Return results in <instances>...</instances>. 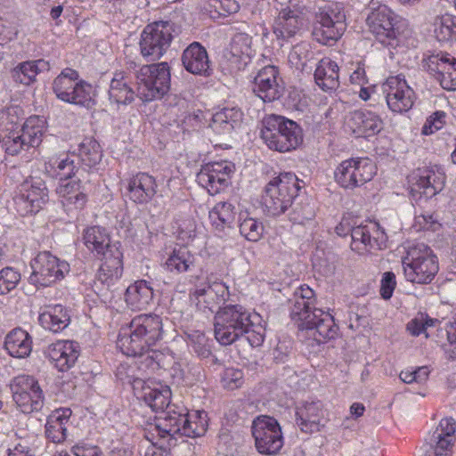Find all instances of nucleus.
<instances>
[{
    "label": "nucleus",
    "mask_w": 456,
    "mask_h": 456,
    "mask_svg": "<svg viewBox=\"0 0 456 456\" xmlns=\"http://www.w3.org/2000/svg\"><path fill=\"white\" fill-rule=\"evenodd\" d=\"M346 126L356 136L369 137L382 129V121L374 112L354 110L347 117Z\"/></svg>",
    "instance_id": "b1692460"
},
{
    "label": "nucleus",
    "mask_w": 456,
    "mask_h": 456,
    "mask_svg": "<svg viewBox=\"0 0 456 456\" xmlns=\"http://www.w3.org/2000/svg\"><path fill=\"white\" fill-rule=\"evenodd\" d=\"M315 202L308 197H300L293 205L289 219L293 223L304 224L315 216Z\"/></svg>",
    "instance_id": "3c124183"
},
{
    "label": "nucleus",
    "mask_w": 456,
    "mask_h": 456,
    "mask_svg": "<svg viewBox=\"0 0 456 456\" xmlns=\"http://www.w3.org/2000/svg\"><path fill=\"white\" fill-rule=\"evenodd\" d=\"M314 80L323 91H333L338 88V64L330 58L322 59L315 69Z\"/></svg>",
    "instance_id": "c9c22d12"
},
{
    "label": "nucleus",
    "mask_w": 456,
    "mask_h": 456,
    "mask_svg": "<svg viewBox=\"0 0 456 456\" xmlns=\"http://www.w3.org/2000/svg\"><path fill=\"white\" fill-rule=\"evenodd\" d=\"M395 286L396 281L395 273L392 272H386L383 274L380 286V295L382 298L386 300L389 299L393 295Z\"/></svg>",
    "instance_id": "680f3d73"
},
{
    "label": "nucleus",
    "mask_w": 456,
    "mask_h": 456,
    "mask_svg": "<svg viewBox=\"0 0 456 456\" xmlns=\"http://www.w3.org/2000/svg\"><path fill=\"white\" fill-rule=\"evenodd\" d=\"M433 26L434 35L439 42L456 40V16L448 13L437 16Z\"/></svg>",
    "instance_id": "de8ad7c7"
},
{
    "label": "nucleus",
    "mask_w": 456,
    "mask_h": 456,
    "mask_svg": "<svg viewBox=\"0 0 456 456\" xmlns=\"http://www.w3.org/2000/svg\"><path fill=\"white\" fill-rule=\"evenodd\" d=\"M240 232L249 241H258L264 232V225L261 222L252 217L240 218Z\"/></svg>",
    "instance_id": "864d4df0"
},
{
    "label": "nucleus",
    "mask_w": 456,
    "mask_h": 456,
    "mask_svg": "<svg viewBox=\"0 0 456 456\" xmlns=\"http://www.w3.org/2000/svg\"><path fill=\"white\" fill-rule=\"evenodd\" d=\"M402 265L406 281L420 285L431 283L439 270L436 256L424 243L410 248Z\"/></svg>",
    "instance_id": "423d86ee"
},
{
    "label": "nucleus",
    "mask_w": 456,
    "mask_h": 456,
    "mask_svg": "<svg viewBox=\"0 0 456 456\" xmlns=\"http://www.w3.org/2000/svg\"><path fill=\"white\" fill-rule=\"evenodd\" d=\"M15 208L21 216L37 213L48 201V189L39 178L24 181L13 198Z\"/></svg>",
    "instance_id": "dca6fc26"
},
{
    "label": "nucleus",
    "mask_w": 456,
    "mask_h": 456,
    "mask_svg": "<svg viewBox=\"0 0 456 456\" xmlns=\"http://www.w3.org/2000/svg\"><path fill=\"white\" fill-rule=\"evenodd\" d=\"M117 375L123 382L130 384L134 394L142 398L153 411L163 412L171 406L172 393L168 386L152 380L134 378L129 374L123 377L120 368L118 370Z\"/></svg>",
    "instance_id": "9b49d317"
},
{
    "label": "nucleus",
    "mask_w": 456,
    "mask_h": 456,
    "mask_svg": "<svg viewBox=\"0 0 456 456\" xmlns=\"http://www.w3.org/2000/svg\"><path fill=\"white\" fill-rule=\"evenodd\" d=\"M135 77L137 95L144 102L161 99L170 89V68L167 62L143 65Z\"/></svg>",
    "instance_id": "0eeeda50"
},
{
    "label": "nucleus",
    "mask_w": 456,
    "mask_h": 456,
    "mask_svg": "<svg viewBox=\"0 0 456 456\" xmlns=\"http://www.w3.org/2000/svg\"><path fill=\"white\" fill-rule=\"evenodd\" d=\"M30 266L32 273L28 281L37 287L51 286L69 272V263L60 260L49 251L39 252L30 262Z\"/></svg>",
    "instance_id": "9d476101"
},
{
    "label": "nucleus",
    "mask_w": 456,
    "mask_h": 456,
    "mask_svg": "<svg viewBox=\"0 0 456 456\" xmlns=\"http://www.w3.org/2000/svg\"><path fill=\"white\" fill-rule=\"evenodd\" d=\"M164 267L167 272L182 273L195 267V256L185 246L175 247L167 258Z\"/></svg>",
    "instance_id": "a19ab883"
},
{
    "label": "nucleus",
    "mask_w": 456,
    "mask_h": 456,
    "mask_svg": "<svg viewBox=\"0 0 456 456\" xmlns=\"http://www.w3.org/2000/svg\"><path fill=\"white\" fill-rule=\"evenodd\" d=\"M315 20L313 35L322 45L336 42L346 29V15L343 8L337 3L320 7Z\"/></svg>",
    "instance_id": "6e6552de"
},
{
    "label": "nucleus",
    "mask_w": 456,
    "mask_h": 456,
    "mask_svg": "<svg viewBox=\"0 0 456 456\" xmlns=\"http://www.w3.org/2000/svg\"><path fill=\"white\" fill-rule=\"evenodd\" d=\"M49 69V63L43 59L27 61L14 67L11 71V75L14 82L24 86H30L36 81V77L40 72Z\"/></svg>",
    "instance_id": "e433bc0d"
},
{
    "label": "nucleus",
    "mask_w": 456,
    "mask_h": 456,
    "mask_svg": "<svg viewBox=\"0 0 456 456\" xmlns=\"http://www.w3.org/2000/svg\"><path fill=\"white\" fill-rule=\"evenodd\" d=\"M83 240L86 247L101 257L107 256L109 249L113 246L120 248L119 242H111L109 233L101 226L86 228L83 233Z\"/></svg>",
    "instance_id": "c756f323"
},
{
    "label": "nucleus",
    "mask_w": 456,
    "mask_h": 456,
    "mask_svg": "<svg viewBox=\"0 0 456 456\" xmlns=\"http://www.w3.org/2000/svg\"><path fill=\"white\" fill-rule=\"evenodd\" d=\"M182 62L187 71L194 75L208 77L210 65L206 49L199 43L191 44L183 53Z\"/></svg>",
    "instance_id": "bb28decb"
},
{
    "label": "nucleus",
    "mask_w": 456,
    "mask_h": 456,
    "mask_svg": "<svg viewBox=\"0 0 456 456\" xmlns=\"http://www.w3.org/2000/svg\"><path fill=\"white\" fill-rule=\"evenodd\" d=\"M9 387L12 401L21 412L29 414L43 408L44 392L33 376L18 375L11 379Z\"/></svg>",
    "instance_id": "1a4fd4ad"
},
{
    "label": "nucleus",
    "mask_w": 456,
    "mask_h": 456,
    "mask_svg": "<svg viewBox=\"0 0 456 456\" xmlns=\"http://www.w3.org/2000/svg\"><path fill=\"white\" fill-rule=\"evenodd\" d=\"M3 147L5 152L12 156L18 155L22 151H28L29 149L21 137L20 130L11 131L9 134L5 135L3 139Z\"/></svg>",
    "instance_id": "5fc2aeb1"
},
{
    "label": "nucleus",
    "mask_w": 456,
    "mask_h": 456,
    "mask_svg": "<svg viewBox=\"0 0 456 456\" xmlns=\"http://www.w3.org/2000/svg\"><path fill=\"white\" fill-rule=\"evenodd\" d=\"M71 415L69 408L58 409L47 418L45 436L53 443H61L66 439L67 423Z\"/></svg>",
    "instance_id": "4c0bfd02"
},
{
    "label": "nucleus",
    "mask_w": 456,
    "mask_h": 456,
    "mask_svg": "<svg viewBox=\"0 0 456 456\" xmlns=\"http://www.w3.org/2000/svg\"><path fill=\"white\" fill-rule=\"evenodd\" d=\"M207 412L196 411L191 413L187 411L186 423L182 429V436L197 437L205 434L208 427Z\"/></svg>",
    "instance_id": "8fccbe9b"
},
{
    "label": "nucleus",
    "mask_w": 456,
    "mask_h": 456,
    "mask_svg": "<svg viewBox=\"0 0 456 456\" xmlns=\"http://www.w3.org/2000/svg\"><path fill=\"white\" fill-rule=\"evenodd\" d=\"M214 332L216 340L224 346L232 345L242 336L254 346L263 344L265 328L261 317L241 305H224L214 315Z\"/></svg>",
    "instance_id": "f257e3e1"
},
{
    "label": "nucleus",
    "mask_w": 456,
    "mask_h": 456,
    "mask_svg": "<svg viewBox=\"0 0 456 456\" xmlns=\"http://www.w3.org/2000/svg\"><path fill=\"white\" fill-rule=\"evenodd\" d=\"M308 50L306 44H298L295 45L289 54V61L295 63L296 65L300 64L301 66H305V60L306 59Z\"/></svg>",
    "instance_id": "338daca9"
},
{
    "label": "nucleus",
    "mask_w": 456,
    "mask_h": 456,
    "mask_svg": "<svg viewBox=\"0 0 456 456\" xmlns=\"http://www.w3.org/2000/svg\"><path fill=\"white\" fill-rule=\"evenodd\" d=\"M160 356H162V354L159 352L148 348L143 352V354L135 355L134 357L139 358V369L155 370L159 368Z\"/></svg>",
    "instance_id": "4d7b16f0"
},
{
    "label": "nucleus",
    "mask_w": 456,
    "mask_h": 456,
    "mask_svg": "<svg viewBox=\"0 0 456 456\" xmlns=\"http://www.w3.org/2000/svg\"><path fill=\"white\" fill-rule=\"evenodd\" d=\"M221 118L225 119L229 124L235 128L240 125L242 120V112L240 109L232 107V108H224L219 111H216Z\"/></svg>",
    "instance_id": "0e129e2a"
},
{
    "label": "nucleus",
    "mask_w": 456,
    "mask_h": 456,
    "mask_svg": "<svg viewBox=\"0 0 456 456\" xmlns=\"http://www.w3.org/2000/svg\"><path fill=\"white\" fill-rule=\"evenodd\" d=\"M445 116L444 111H436L431 115L422 127V134L429 135L441 129L444 124Z\"/></svg>",
    "instance_id": "052dcab7"
},
{
    "label": "nucleus",
    "mask_w": 456,
    "mask_h": 456,
    "mask_svg": "<svg viewBox=\"0 0 456 456\" xmlns=\"http://www.w3.org/2000/svg\"><path fill=\"white\" fill-rule=\"evenodd\" d=\"M228 287L222 281L200 283L189 294V299L196 311L206 317L211 316L229 298Z\"/></svg>",
    "instance_id": "f8f14e48"
},
{
    "label": "nucleus",
    "mask_w": 456,
    "mask_h": 456,
    "mask_svg": "<svg viewBox=\"0 0 456 456\" xmlns=\"http://www.w3.org/2000/svg\"><path fill=\"white\" fill-rule=\"evenodd\" d=\"M78 157L81 163L89 169L96 168L102 159L99 142L92 137L85 138L78 145Z\"/></svg>",
    "instance_id": "a18cd8bd"
},
{
    "label": "nucleus",
    "mask_w": 456,
    "mask_h": 456,
    "mask_svg": "<svg viewBox=\"0 0 456 456\" xmlns=\"http://www.w3.org/2000/svg\"><path fill=\"white\" fill-rule=\"evenodd\" d=\"M154 290L151 282L138 280L129 285L126 290L125 300L133 310H143L153 301Z\"/></svg>",
    "instance_id": "7c9ffc66"
},
{
    "label": "nucleus",
    "mask_w": 456,
    "mask_h": 456,
    "mask_svg": "<svg viewBox=\"0 0 456 456\" xmlns=\"http://www.w3.org/2000/svg\"><path fill=\"white\" fill-rule=\"evenodd\" d=\"M300 190L298 179L293 173H281L265 185L262 205L268 216H278L292 207Z\"/></svg>",
    "instance_id": "39448f33"
},
{
    "label": "nucleus",
    "mask_w": 456,
    "mask_h": 456,
    "mask_svg": "<svg viewBox=\"0 0 456 456\" xmlns=\"http://www.w3.org/2000/svg\"><path fill=\"white\" fill-rule=\"evenodd\" d=\"M415 219L416 224L419 226V229L422 230L436 231L440 226V224L437 222V219L434 216L433 214H421L417 216Z\"/></svg>",
    "instance_id": "69168bd1"
},
{
    "label": "nucleus",
    "mask_w": 456,
    "mask_h": 456,
    "mask_svg": "<svg viewBox=\"0 0 456 456\" xmlns=\"http://www.w3.org/2000/svg\"><path fill=\"white\" fill-rule=\"evenodd\" d=\"M395 20V14L387 5L374 9L366 20L370 31L385 45H393L396 39Z\"/></svg>",
    "instance_id": "aec40b11"
},
{
    "label": "nucleus",
    "mask_w": 456,
    "mask_h": 456,
    "mask_svg": "<svg viewBox=\"0 0 456 456\" xmlns=\"http://www.w3.org/2000/svg\"><path fill=\"white\" fill-rule=\"evenodd\" d=\"M256 448L262 454H276L283 445V437L278 421L270 416L260 415L252 423Z\"/></svg>",
    "instance_id": "2eb2a0df"
},
{
    "label": "nucleus",
    "mask_w": 456,
    "mask_h": 456,
    "mask_svg": "<svg viewBox=\"0 0 456 456\" xmlns=\"http://www.w3.org/2000/svg\"><path fill=\"white\" fill-rule=\"evenodd\" d=\"M45 131V120L38 116H31L26 119L20 132L28 148H36L42 142Z\"/></svg>",
    "instance_id": "c03bdc74"
},
{
    "label": "nucleus",
    "mask_w": 456,
    "mask_h": 456,
    "mask_svg": "<svg viewBox=\"0 0 456 456\" xmlns=\"http://www.w3.org/2000/svg\"><path fill=\"white\" fill-rule=\"evenodd\" d=\"M4 347L11 356L25 358L32 351V338L27 331L17 328L7 334Z\"/></svg>",
    "instance_id": "58836bf2"
},
{
    "label": "nucleus",
    "mask_w": 456,
    "mask_h": 456,
    "mask_svg": "<svg viewBox=\"0 0 456 456\" xmlns=\"http://www.w3.org/2000/svg\"><path fill=\"white\" fill-rule=\"evenodd\" d=\"M261 138L269 149L287 152L302 143L303 134L296 122L282 116L269 115L262 122Z\"/></svg>",
    "instance_id": "20e7f679"
},
{
    "label": "nucleus",
    "mask_w": 456,
    "mask_h": 456,
    "mask_svg": "<svg viewBox=\"0 0 456 456\" xmlns=\"http://www.w3.org/2000/svg\"><path fill=\"white\" fill-rule=\"evenodd\" d=\"M209 126L216 134L220 135L229 134L234 129L229 122L221 118L217 112L213 114Z\"/></svg>",
    "instance_id": "e2e57ef3"
},
{
    "label": "nucleus",
    "mask_w": 456,
    "mask_h": 456,
    "mask_svg": "<svg viewBox=\"0 0 456 456\" xmlns=\"http://www.w3.org/2000/svg\"><path fill=\"white\" fill-rule=\"evenodd\" d=\"M145 456H171V454L170 451L164 447V443L159 438L158 442H152L147 448Z\"/></svg>",
    "instance_id": "774afa93"
},
{
    "label": "nucleus",
    "mask_w": 456,
    "mask_h": 456,
    "mask_svg": "<svg viewBox=\"0 0 456 456\" xmlns=\"http://www.w3.org/2000/svg\"><path fill=\"white\" fill-rule=\"evenodd\" d=\"M279 72L274 66L261 69L254 78V93L264 102H273L283 93V86L279 82Z\"/></svg>",
    "instance_id": "4be33fe9"
},
{
    "label": "nucleus",
    "mask_w": 456,
    "mask_h": 456,
    "mask_svg": "<svg viewBox=\"0 0 456 456\" xmlns=\"http://www.w3.org/2000/svg\"><path fill=\"white\" fill-rule=\"evenodd\" d=\"M381 89L391 111L403 113L412 108L416 94L402 75L387 78L382 84Z\"/></svg>",
    "instance_id": "f3484780"
},
{
    "label": "nucleus",
    "mask_w": 456,
    "mask_h": 456,
    "mask_svg": "<svg viewBox=\"0 0 456 456\" xmlns=\"http://www.w3.org/2000/svg\"><path fill=\"white\" fill-rule=\"evenodd\" d=\"M233 166L227 161L204 165L197 174L198 183L211 195H216L230 183Z\"/></svg>",
    "instance_id": "6ab92c4d"
},
{
    "label": "nucleus",
    "mask_w": 456,
    "mask_h": 456,
    "mask_svg": "<svg viewBox=\"0 0 456 456\" xmlns=\"http://www.w3.org/2000/svg\"><path fill=\"white\" fill-rule=\"evenodd\" d=\"M53 456H102L101 450L97 446H73L70 452L58 451Z\"/></svg>",
    "instance_id": "bf43d9fd"
},
{
    "label": "nucleus",
    "mask_w": 456,
    "mask_h": 456,
    "mask_svg": "<svg viewBox=\"0 0 456 456\" xmlns=\"http://www.w3.org/2000/svg\"><path fill=\"white\" fill-rule=\"evenodd\" d=\"M209 219L218 231L231 227L235 219L234 207L228 202H219L209 212Z\"/></svg>",
    "instance_id": "09e8293b"
},
{
    "label": "nucleus",
    "mask_w": 456,
    "mask_h": 456,
    "mask_svg": "<svg viewBox=\"0 0 456 456\" xmlns=\"http://www.w3.org/2000/svg\"><path fill=\"white\" fill-rule=\"evenodd\" d=\"M187 409L182 405L172 404L156 419L155 430L160 439L167 437L169 447L175 445V436H182V429L186 423Z\"/></svg>",
    "instance_id": "412c9836"
},
{
    "label": "nucleus",
    "mask_w": 456,
    "mask_h": 456,
    "mask_svg": "<svg viewBox=\"0 0 456 456\" xmlns=\"http://www.w3.org/2000/svg\"><path fill=\"white\" fill-rule=\"evenodd\" d=\"M109 99L118 105H127L134 100V92L129 86V79L125 72L114 73L110 84Z\"/></svg>",
    "instance_id": "ea45409f"
},
{
    "label": "nucleus",
    "mask_w": 456,
    "mask_h": 456,
    "mask_svg": "<svg viewBox=\"0 0 456 456\" xmlns=\"http://www.w3.org/2000/svg\"><path fill=\"white\" fill-rule=\"evenodd\" d=\"M128 197L138 204L150 201L157 193V183L152 175L138 173L128 182Z\"/></svg>",
    "instance_id": "cd10ccee"
},
{
    "label": "nucleus",
    "mask_w": 456,
    "mask_h": 456,
    "mask_svg": "<svg viewBox=\"0 0 456 456\" xmlns=\"http://www.w3.org/2000/svg\"><path fill=\"white\" fill-rule=\"evenodd\" d=\"M123 253L120 248L113 246L109 249L107 256L102 257L103 261L97 273L98 281L106 285L108 289L114 286L123 273Z\"/></svg>",
    "instance_id": "a878e982"
},
{
    "label": "nucleus",
    "mask_w": 456,
    "mask_h": 456,
    "mask_svg": "<svg viewBox=\"0 0 456 456\" xmlns=\"http://www.w3.org/2000/svg\"><path fill=\"white\" fill-rule=\"evenodd\" d=\"M45 170L53 175L58 176L62 182L74 176H83L84 169L77 167L74 159L70 156H60L50 159L45 164Z\"/></svg>",
    "instance_id": "79ce46f5"
},
{
    "label": "nucleus",
    "mask_w": 456,
    "mask_h": 456,
    "mask_svg": "<svg viewBox=\"0 0 456 456\" xmlns=\"http://www.w3.org/2000/svg\"><path fill=\"white\" fill-rule=\"evenodd\" d=\"M223 386L230 390L239 388L243 384V373L240 370L227 368L222 375Z\"/></svg>",
    "instance_id": "13d9d810"
},
{
    "label": "nucleus",
    "mask_w": 456,
    "mask_h": 456,
    "mask_svg": "<svg viewBox=\"0 0 456 456\" xmlns=\"http://www.w3.org/2000/svg\"><path fill=\"white\" fill-rule=\"evenodd\" d=\"M456 58L451 56L446 53H440L432 54L424 59L423 67L431 74L436 80L441 78L442 75H448L449 72L456 69L454 62Z\"/></svg>",
    "instance_id": "37998d69"
},
{
    "label": "nucleus",
    "mask_w": 456,
    "mask_h": 456,
    "mask_svg": "<svg viewBox=\"0 0 456 456\" xmlns=\"http://www.w3.org/2000/svg\"><path fill=\"white\" fill-rule=\"evenodd\" d=\"M40 325L53 333L63 330L70 322L67 309L61 305L46 306L38 316Z\"/></svg>",
    "instance_id": "f704fd0d"
},
{
    "label": "nucleus",
    "mask_w": 456,
    "mask_h": 456,
    "mask_svg": "<svg viewBox=\"0 0 456 456\" xmlns=\"http://www.w3.org/2000/svg\"><path fill=\"white\" fill-rule=\"evenodd\" d=\"M128 330L118 337L117 346L127 356L141 355L162 339V319L157 314H141L131 321Z\"/></svg>",
    "instance_id": "7ed1b4c3"
},
{
    "label": "nucleus",
    "mask_w": 456,
    "mask_h": 456,
    "mask_svg": "<svg viewBox=\"0 0 456 456\" xmlns=\"http://www.w3.org/2000/svg\"><path fill=\"white\" fill-rule=\"evenodd\" d=\"M83 177L84 175L77 176V180L71 178L60 182L56 192L63 200L64 205H70L75 208H82L85 206L87 195L85 186L81 185V178Z\"/></svg>",
    "instance_id": "2f4dec72"
},
{
    "label": "nucleus",
    "mask_w": 456,
    "mask_h": 456,
    "mask_svg": "<svg viewBox=\"0 0 456 456\" xmlns=\"http://www.w3.org/2000/svg\"><path fill=\"white\" fill-rule=\"evenodd\" d=\"M444 182L445 175L440 168H419L409 177L411 197L415 200L432 198L443 190Z\"/></svg>",
    "instance_id": "a211bd4d"
},
{
    "label": "nucleus",
    "mask_w": 456,
    "mask_h": 456,
    "mask_svg": "<svg viewBox=\"0 0 456 456\" xmlns=\"http://www.w3.org/2000/svg\"><path fill=\"white\" fill-rule=\"evenodd\" d=\"M80 353L78 343L70 340H59L47 349L48 358L60 371L69 370L76 363Z\"/></svg>",
    "instance_id": "5701e85b"
},
{
    "label": "nucleus",
    "mask_w": 456,
    "mask_h": 456,
    "mask_svg": "<svg viewBox=\"0 0 456 456\" xmlns=\"http://www.w3.org/2000/svg\"><path fill=\"white\" fill-rule=\"evenodd\" d=\"M304 20L297 11L282 9L274 20L273 30L278 39L288 40L302 28Z\"/></svg>",
    "instance_id": "c85d7f7f"
},
{
    "label": "nucleus",
    "mask_w": 456,
    "mask_h": 456,
    "mask_svg": "<svg viewBox=\"0 0 456 456\" xmlns=\"http://www.w3.org/2000/svg\"><path fill=\"white\" fill-rule=\"evenodd\" d=\"M376 173L369 159H349L342 161L334 172L335 181L345 189L353 190L370 181Z\"/></svg>",
    "instance_id": "4468645a"
},
{
    "label": "nucleus",
    "mask_w": 456,
    "mask_h": 456,
    "mask_svg": "<svg viewBox=\"0 0 456 456\" xmlns=\"http://www.w3.org/2000/svg\"><path fill=\"white\" fill-rule=\"evenodd\" d=\"M94 92L90 84L77 81L68 102L89 108L94 102Z\"/></svg>",
    "instance_id": "603ef678"
},
{
    "label": "nucleus",
    "mask_w": 456,
    "mask_h": 456,
    "mask_svg": "<svg viewBox=\"0 0 456 456\" xmlns=\"http://www.w3.org/2000/svg\"><path fill=\"white\" fill-rule=\"evenodd\" d=\"M254 54L252 37L246 33L235 34L225 52L226 59L238 69H244Z\"/></svg>",
    "instance_id": "393cba45"
},
{
    "label": "nucleus",
    "mask_w": 456,
    "mask_h": 456,
    "mask_svg": "<svg viewBox=\"0 0 456 456\" xmlns=\"http://www.w3.org/2000/svg\"><path fill=\"white\" fill-rule=\"evenodd\" d=\"M78 73L75 69H63L53 83V90L57 98L68 102V101H69L70 94L78 81Z\"/></svg>",
    "instance_id": "49530a36"
},
{
    "label": "nucleus",
    "mask_w": 456,
    "mask_h": 456,
    "mask_svg": "<svg viewBox=\"0 0 456 456\" xmlns=\"http://www.w3.org/2000/svg\"><path fill=\"white\" fill-rule=\"evenodd\" d=\"M314 292L308 286H301L294 293L290 316L299 330L312 331L314 338L321 343L335 338L338 326L329 312L313 308Z\"/></svg>",
    "instance_id": "f03ea898"
},
{
    "label": "nucleus",
    "mask_w": 456,
    "mask_h": 456,
    "mask_svg": "<svg viewBox=\"0 0 456 456\" xmlns=\"http://www.w3.org/2000/svg\"><path fill=\"white\" fill-rule=\"evenodd\" d=\"M379 224L372 223L370 225H356L352 229L351 248L359 254H365L371 249L380 248L378 239L371 236V232H379Z\"/></svg>",
    "instance_id": "72a5a7b5"
},
{
    "label": "nucleus",
    "mask_w": 456,
    "mask_h": 456,
    "mask_svg": "<svg viewBox=\"0 0 456 456\" xmlns=\"http://www.w3.org/2000/svg\"><path fill=\"white\" fill-rule=\"evenodd\" d=\"M174 32L171 21L161 20L147 25L141 36L142 55L152 61L159 59L170 46Z\"/></svg>",
    "instance_id": "ddd939ff"
},
{
    "label": "nucleus",
    "mask_w": 456,
    "mask_h": 456,
    "mask_svg": "<svg viewBox=\"0 0 456 456\" xmlns=\"http://www.w3.org/2000/svg\"><path fill=\"white\" fill-rule=\"evenodd\" d=\"M20 281V273L12 267L0 270V295H4L16 288Z\"/></svg>",
    "instance_id": "6e6d98bb"
},
{
    "label": "nucleus",
    "mask_w": 456,
    "mask_h": 456,
    "mask_svg": "<svg viewBox=\"0 0 456 456\" xmlns=\"http://www.w3.org/2000/svg\"><path fill=\"white\" fill-rule=\"evenodd\" d=\"M322 404L321 402L306 403L297 411V424L305 433H314L321 429L322 419Z\"/></svg>",
    "instance_id": "473e14b6"
}]
</instances>
